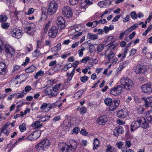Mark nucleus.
I'll return each mask as SVG.
<instances>
[{
    "label": "nucleus",
    "mask_w": 152,
    "mask_h": 152,
    "mask_svg": "<svg viewBox=\"0 0 152 152\" xmlns=\"http://www.w3.org/2000/svg\"><path fill=\"white\" fill-rule=\"evenodd\" d=\"M121 84L124 88L127 90L132 89L134 86L133 81L126 77H124L121 80Z\"/></svg>",
    "instance_id": "nucleus-1"
},
{
    "label": "nucleus",
    "mask_w": 152,
    "mask_h": 152,
    "mask_svg": "<svg viewBox=\"0 0 152 152\" xmlns=\"http://www.w3.org/2000/svg\"><path fill=\"white\" fill-rule=\"evenodd\" d=\"M58 7V4L55 1L50 2L48 6L47 14L50 15L54 14L57 10Z\"/></svg>",
    "instance_id": "nucleus-2"
},
{
    "label": "nucleus",
    "mask_w": 152,
    "mask_h": 152,
    "mask_svg": "<svg viewBox=\"0 0 152 152\" xmlns=\"http://www.w3.org/2000/svg\"><path fill=\"white\" fill-rule=\"evenodd\" d=\"M50 145V143L48 139H45L40 142L39 143L36 145V148L37 150L40 151V150H44L45 148H46Z\"/></svg>",
    "instance_id": "nucleus-3"
},
{
    "label": "nucleus",
    "mask_w": 152,
    "mask_h": 152,
    "mask_svg": "<svg viewBox=\"0 0 152 152\" xmlns=\"http://www.w3.org/2000/svg\"><path fill=\"white\" fill-rule=\"evenodd\" d=\"M147 71L146 67L144 65L141 64L137 65L134 69V72L137 74H144Z\"/></svg>",
    "instance_id": "nucleus-4"
},
{
    "label": "nucleus",
    "mask_w": 152,
    "mask_h": 152,
    "mask_svg": "<svg viewBox=\"0 0 152 152\" xmlns=\"http://www.w3.org/2000/svg\"><path fill=\"white\" fill-rule=\"evenodd\" d=\"M123 91V87L120 85H118L111 89L110 93L111 94L116 96L120 94Z\"/></svg>",
    "instance_id": "nucleus-5"
},
{
    "label": "nucleus",
    "mask_w": 152,
    "mask_h": 152,
    "mask_svg": "<svg viewBox=\"0 0 152 152\" xmlns=\"http://www.w3.org/2000/svg\"><path fill=\"white\" fill-rule=\"evenodd\" d=\"M141 88L143 93L150 94L152 92V85L150 83L142 85Z\"/></svg>",
    "instance_id": "nucleus-6"
},
{
    "label": "nucleus",
    "mask_w": 152,
    "mask_h": 152,
    "mask_svg": "<svg viewBox=\"0 0 152 152\" xmlns=\"http://www.w3.org/2000/svg\"><path fill=\"white\" fill-rule=\"evenodd\" d=\"M41 132L40 130L35 132L31 133L28 136L26 137L25 139L30 141H33L36 140L40 136Z\"/></svg>",
    "instance_id": "nucleus-7"
},
{
    "label": "nucleus",
    "mask_w": 152,
    "mask_h": 152,
    "mask_svg": "<svg viewBox=\"0 0 152 152\" xmlns=\"http://www.w3.org/2000/svg\"><path fill=\"white\" fill-rule=\"evenodd\" d=\"M62 13L64 17L68 18H71L73 14L71 8L68 6L63 8Z\"/></svg>",
    "instance_id": "nucleus-8"
},
{
    "label": "nucleus",
    "mask_w": 152,
    "mask_h": 152,
    "mask_svg": "<svg viewBox=\"0 0 152 152\" xmlns=\"http://www.w3.org/2000/svg\"><path fill=\"white\" fill-rule=\"evenodd\" d=\"M22 31L21 30L17 28L13 29L11 31L12 36L16 38L20 39L22 36Z\"/></svg>",
    "instance_id": "nucleus-9"
},
{
    "label": "nucleus",
    "mask_w": 152,
    "mask_h": 152,
    "mask_svg": "<svg viewBox=\"0 0 152 152\" xmlns=\"http://www.w3.org/2000/svg\"><path fill=\"white\" fill-rule=\"evenodd\" d=\"M120 100L118 99H115L113 101V102L109 107V109L111 111H114L118 107Z\"/></svg>",
    "instance_id": "nucleus-10"
},
{
    "label": "nucleus",
    "mask_w": 152,
    "mask_h": 152,
    "mask_svg": "<svg viewBox=\"0 0 152 152\" xmlns=\"http://www.w3.org/2000/svg\"><path fill=\"white\" fill-rule=\"evenodd\" d=\"M58 32V29L55 26H53L49 30L48 35L51 38H54L56 36Z\"/></svg>",
    "instance_id": "nucleus-11"
},
{
    "label": "nucleus",
    "mask_w": 152,
    "mask_h": 152,
    "mask_svg": "<svg viewBox=\"0 0 152 152\" xmlns=\"http://www.w3.org/2000/svg\"><path fill=\"white\" fill-rule=\"evenodd\" d=\"M142 99L144 101V105L146 107H150L152 108V97H148V98L143 97L142 98Z\"/></svg>",
    "instance_id": "nucleus-12"
},
{
    "label": "nucleus",
    "mask_w": 152,
    "mask_h": 152,
    "mask_svg": "<svg viewBox=\"0 0 152 152\" xmlns=\"http://www.w3.org/2000/svg\"><path fill=\"white\" fill-rule=\"evenodd\" d=\"M4 51L7 54H10L11 56H13L15 53L14 49L10 47L9 45L6 44L4 46Z\"/></svg>",
    "instance_id": "nucleus-13"
},
{
    "label": "nucleus",
    "mask_w": 152,
    "mask_h": 152,
    "mask_svg": "<svg viewBox=\"0 0 152 152\" xmlns=\"http://www.w3.org/2000/svg\"><path fill=\"white\" fill-rule=\"evenodd\" d=\"M33 24L27 23L26 24V27L24 28V30L26 33L30 35H32L34 32L33 28L32 27Z\"/></svg>",
    "instance_id": "nucleus-14"
},
{
    "label": "nucleus",
    "mask_w": 152,
    "mask_h": 152,
    "mask_svg": "<svg viewBox=\"0 0 152 152\" xmlns=\"http://www.w3.org/2000/svg\"><path fill=\"white\" fill-rule=\"evenodd\" d=\"M124 132V129L123 127L121 126L116 127L114 129L113 134L115 137H118L119 134H122Z\"/></svg>",
    "instance_id": "nucleus-15"
},
{
    "label": "nucleus",
    "mask_w": 152,
    "mask_h": 152,
    "mask_svg": "<svg viewBox=\"0 0 152 152\" xmlns=\"http://www.w3.org/2000/svg\"><path fill=\"white\" fill-rule=\"evenodd\" d=\"M127 115L128 112L126 110L124 109L118 111L116 115L117 117L120 118H125Z\"/></svg>",
    "instance_id": "nucleus-16"
},
{
    "label": "nucleus",
    "mask_w": 152,
    "mask_h": 152,
    "mask_svg": "<svg viewBox=\"0 0 152 152\" xmlns=\"http://www.w3.org/2000/svg\"><path fill=\"white\" fill-rule=\"evenodd\" d=\"M108 120L107 116L106 115L101 116L97 119V123L101 125H104Z\"/></svg>",
    "instance_id": "nucleus-17"
},
{
    "label": "nucleus",
    "mask_w": 152,
    "mask_h": 152,
    "mask_svg": "<svg viewBox=\"0 0 152 152\" xmlns=\"http://www.w3.org/2000/svg\"><path fill=\"white\" fill-rule=\"evenodd\" d=\"M59 149L61 152H68L69 145L65 143H60L58 145Z\"/></svg>",
    "instance_id": "nucleus-18"
},
{
    "label": "nucleus",
    "mask_w": 152,
    "mask_h": 152,
    "mask_svg": "<svg viewBox=\"0 0 152 152\" xmlns=\"http://www.w3.org/2000/svg\"><path fill=\"white\" fill-rule=\"evenodd\" d=\"M7 70V66L4 62H0V75L5 74Z\"/></svg>",
    "instance_id": "nucleus-19"
},
{
    "label": "nucleus",
    "mask_w": 152,
    "mask_h": 152,
    "mask_svg": "<svg viewBox=\"0 0 152 152\" xmlns=\"http://www.w3.org/2000/svg\"><path fill=\"white\" fill-rule=\"evenodd\" d=\"M140 126V125L137 120L132 122L131 124V131L133 132L134 130Z\"/></svg>",
    "instance_id": "nucleus-20"
},
{
    "label": "nucleus",
    "mask_w": 152,
    "mask_h": 152,
    "mask_svg": "<svg viewBox=\"0 0 152 152\" xmlns=\"http://www.w3.org/2000/svg\"><path fill=\"white\" fill-rule=\"evenodd\" d=\"M75 72L74 69H73L71 73H69V72H67V73L66 75V76L67 77V78L66 81L67 83H69L71 80L72 77L75 74Z\"/></svg>",
    "instance_id": "nucleus-21"
},
{
    "label": "nucleus",
    "mask_w": 152,
    "mask_h": 152,
    "mask_svg": "<svg viewBox=\"0 0 152 152\" xmlns=\"http://www.w3.org/2000/svg\"><path fill=\"white\" fill-rule=\"evenodd\" d=\"M53 91V86H50L48 87L45 90L46 94L47 95H51L52 94Z\"/></svg>",
    "instance_id": "nucleus-22"
},
{
    "label": "nucleus",
    "mask_w": 152,
    "mask_h": 152,
    "mask_svg": "<svg viewBox=\"0 0 152 152\" xmlns=\"http://www.w3.org/2000/svg\"><path fill=\"white\" fill-rule=\"evenodd\" d=\"M40 121H36L34 123L31 124V126L32 127H35V128L39 129L41 128L42 126V124H40Z\"/></svg>",
    "instance_id": "nucleus-23"
},
{
    "label": "nucleus",
    "mask_w": 152,
    "mask_h": 152,
    "mask_svg": "<svg viewBox=\"0 0 152 152\" xmlns=\"http://www.w3.org/2000/svg\"><path fill=\"white\" fill-rule=\"evenodd\" d=\"M99 141L96 138H95L93 142V149L95 150L99 147Z\"/></svg>",
    "instance_id": "nucleus-24"
},
{
    "label": "nucleus",
    "mask_w": 152,
    "mask_h": 152,
    "mask_svg": "<svg viewBox=\"0 0 152 152\" xmlns=\"http://www.w3.org/2000/svg\"><path fill=\"white\" fill-rule=\"evenodd\" d=\"M140 126L145 129L148 128L149 127V123L148 121L145 119V121L141 124Z\"/></svg>",
    "instance_id": "nucleus-25"
},
{
    "label": "nucleus",
    "mask_w": 152,
    "mask_h": 152,
    "mask_svg": "<svg viewBox=\"0 0 152 152\" xmlns=\"http://www.w3.org/2000/svg\"><path fill=\"white\" fill-rule=\"evenodd\" d=\"M87 37L88 39H92L93 40H95L98 38V36L95 34H93L90 33H88L87 36Z\"/></svg>",
    "instance_id": "nucleus-26"
},
{
    "label": "nucleus",
    "mask_w": 152,
    "mask_h": 152,
    "mask_svg": "<svg viewBox=\"0 0 152 152\" xmlns=\"http://www.w3.org/2000/svg\"><path fill=\"white\" fill-rule=\"evenodd\" d=\"M35 69V66L34 65H32L26 69L25 71L27 73H30L33 72Z\"/></svg>",
    "instance_id": "nucleus-27"
},
{
    "label": "nucleus",
    "mask_w": 152,
    "mask_h": 152,
    "mask_svg": "<svg viewBox=\"0 0 152 152\" xmlns=\"http://www.w3.org/2000/svg\"><path fill=\"white\" fill-rule=\"evenodd\" d=\"M113 101H112V100L111 99L108 97L105 99L104 100V102L105 104L107 105L110 106L112 103Z\"/></svg>",
    "instance_id": "nucleus-28"
},
{
    "label": "nucleus",
    "mask_w": 152,
    "mask_h": 152,
    "mask_svg": "<svg viewBox=\"0 0 152 152\" xmlns=\"http://www.w3.org/2000/svg\"><path fill=\"white\" fill-rule=\"evenodd\" d=\"M32 89V88L30 86H26L25 88V89L23 90L22 91V92L25 95L27 92H28Z\"/></svg>",
    "instance_id": "nucleus-29"
},
{
    "label": "nucleus",
    "mask_w": 152,
    "mask_h": 152,
    "mask_svg": "<svg viewBox=\"0 0 152 152\" xmlns=\"http://www.w3.org/2000/svg\"><path fill=\"white\" fill-rule=\"evenodd\" d=\"M105 152H116V149L110 146H107Z\"/></svg>",
    "instance_id": "nucleus-30"
},
{
    "label": "nucleus",
    "mask_w": 152,
    "mask_h": 152,
    "mask_svg": "<svg viewBox=\"0 0 152 152\" xmlns=\"http://www.w3.org/2000/svg\"><path fill=\"white\" fill-rule=\"evenodd\" d=\"M14 97L15 96L17 98H22L24 96L23 93H17L13 94Z\"/></svg>",
    "instance_id": "nucleus-31"
},
{
    "label": "nucleus",
    "mask_w": 152,
    "mask_h": 152,
    "mask_svg": "<svg viewBox=\"0 0 152 152\" xmlns=\"http://www.w3.org/2000/svg\"><path fill=\"white\" fill-rule=\"evenodd\" d=\"M7 19L8 17L6 15H0V22L1 23L6 22Z\"/></svg>",
    "instance_id": "nucleus-32"
},
{
    "label": "nucleus",
    "mask_w": 152,
    "mask_h": 152,
    "mask_svg": "<svg viewBox=\"0 0 152 152\" xmlns=\"http://www.w3.org/2000/svg\"><path fill=\"white\" fill-rule=\"evenodd\" d=\"M57 25L58 27V29L60 30H61L64 28L65 27V22L64 21L63 22H62L61 23V22L60 23H59Z\"/></svg>",
    "instance_id": "nucleus-33"
},
{
    "label": "nucleus",
    "mask_w": 152,
    "mask_h": 152,
    "mask_svg": "<svg viewBox=\"0 0 152 152\" xmlns=\"http://www.w3.org/2000/svg\"><path fill=\"white\" fill-rule=\"evenodd\" d=\"M115 55V54L112 51L110 52V53L107 56V60L109 61H110L114 57Z\"/></svg>",
    "instance_id": "nucleus-34"
},
{
    "label": "nucleus",
    "mask_w": 152,
    "mask_h": 152,
    "mask_svg": "<svg viewBox=\"0 0 152 152\" xmlns=\"http://www.w3.org/2000/svg\"><path fill=\"white\" fill-rule=\"evenodd\" d=\"M145 118L143 117H138L137 118V121L139 123L140 125L145 121Z\"/></svg>",
    "instance_id": "nucleus-35"
},
{
    "label": "nucleus",
    "mask_w": 152,
    "mask_h": 152,
    "mask_svg": "<svg viewBox=\"0 0 152 152\" xmlns=\"http://www.w3.org/2000/svg\"><path fill=\"white\" fill-rule=\"evenodd\" d=\"M44 73V72L42 70H39L38 72H37L36 75L34 76V78L37 79L38 78V76H42Z\"/></svg>",
    "instance_id": "nucleus-36"
},
{
    "label": "nucleus",
    "mask_w": 152,
    "mask_h": 152,
    "mask_svg": "<svg viewBox=\"0 0 152 152\" xmlns=\"http://www.w3.org/2000/svg\"><path fill=\"white\" fill-rule=\"evenodd\" d=\"M104 48V45L103 44H99L97 47V51L98 52L102 51Z\"/></svg>",
    "instance_id": "nucleus-37"
},
{
    "label": "nucleus",
    "mask_w": 152,
    "mask_h": 152,
    "mask_svg": "<svg viewBox=\"0 0 152 152\" xmlns=\"http://www.w3.org/2000/svg\"><path fill=\"white\" fill-rule=\"evenodd\" d=\"M10 24L8 23H5L1 24V27L4 29H7L9 27Z\"/></svg>",
    "instance_id": "nucleus-38"
},
{
    "label": "nucleus",
    "mask_w": 152,
    "mask_h": 152,
    "mask_svg": "<svg viewBox=\"0 0 152 152\" xmlns=\"http://www.w3.org/2000/svg\"><path fill=\"white\" fill-rule=\"evenodd\" d=\"M19 129L20 131L22 132L26 129V125L25 124L23 123L19 126Z\"/></svg>",
    "instance_id": "nucleus-39"
},
{
    "label": "nucleus",
    "mask_w": 152,
    "mask_h": 152,
    "mask_svg": "<svg viewBox=\"0 0 152 152\" xmlns=\"http://www.w3.org/2000/svg\"><path fill=\"white\" fill-rule=\"evenodd\" d=\"M130 16L134 20L136 19L137 18V15L135 11H133L131 12Z\"/></svg>",
    "instance_id": "nucleus-40"
},
{
    "label": "nucleus",
    "mask_w": 152,
    "mask_h": 152,
    "mask_svg": "<svg viewBox=\"0 0 152 152\" xmlns=\"http://www.w3.org/2000/svg\"><path fill=\"white\" fill-rule=\"evenodd\" d=\"M90 57L88 56H86L83 58V59L80 61V63H87V61L89 60Z\"/></svg>",
    "instance_id": "nucleus-41"
},
{
    "label": "nucleus",
    "mask_w": 152,
    "mask_h": 152,
    "mask_svg": "<svg viewBox=\"0 0 152 152\" xmlns=\"http://www.w3.org/2000/svg\"><path fill=\"white\" fill-rule=\"evenodd\" d=\"M47 10L46 8H45L44 7H42L41 8V10L42 11V16H45L46 14V12H47Z\"/></svg>",
    "instance_id": "nucleus-42"
},
{
    "label": "nucleus",
    "mask_w": 152,
    "mask_h": 152,
    "mask_svg": "<svg viewBox=\"0 0 152 152\" xmlns=\"http://www.w3.org/2000/svg\"><path fill=\"white\" fill-rule=\"evenodd\" d=\"M57 105L55 104V103L52 104L50 103L48 104V108H49V109H48L47 111H48L50 109L55 107Z\"/></svg>",
    "instance_id": "nucleus-43"
},
{
    "label": "nucleus",
    "mask_w": 152,
    "mask_h": 152,
    "mask_svg": "<svg viewBox=\"0 0 152 152\" xmlns=\"http://www.w3.org/2000/svg\"><path fill=\"white\" fill-rule=\"evenodd\" d=\"M88 79V77L86 76H84L81 77L80 78V80L83 83H85L87 81Z\"/></svg>",
    "instance_id": "nucleus-44"
},
{
    "label": "nucleus",
    "mask_w": 152,
    "mask_h": 152,
    "mask_svg": "<svg viewBox=\"0 0 152 152\" xmlns=\"http://www.w3.org/2000/svg\"><path fill=\"white\" fill-rule=\"evenodd\" d=\"M64 21H65L64 18L63 17L60 16L58 18L57 20V24H58L59 23H61L62 22H63Z\"/></svg>",
    "instance_id": "nucleus-45"
},
{
    "label": "nucleus",
    "mask_w": 152,
    "mask_h": 152,
    "mask_svg": "<svg viewBox=\"0 0 152 152\" xmlns=\"http://www.w3.org/2000/svg\"><path fill=\"white\" fill-rule=\"evenodd\" d=\"M128 50V49L127 48H125L124 50V55L121 58V60L123 61L124 58L126 56V54Z\"/></svg>",
    "instance_id": "nucleus-46"
},
{
    "label": "nucleus",
    "mask_w": 152,
    "mask_h": 152,
    "mask_svg": "<svg viewBox=\"0 0 152 152\" xmlns=\"http://www.w3.org/2000/svg\"><path fill=\"white\" fill-rule=\"evenodd\" d=\"M48 104H46V103H44L40 107V109H42L43 112H46V111L45 110V109L46 108H48Z\"/></svg>",
    "instance_id": "nucleus-47"
},
{
    "label": "nucleus",
    "mask_w": 152,
    "mask_h": 152,
    "mask_svg": "<svg viewBox=\"0 0 152 152\" xmlns=\"http://www.w3.org/2000/svg\"><path fill=\"white\" fill-rule=\"evenodd\" d=\"M80 131V128L78 127H76L74 128L72 130V134L75 133L76 134H77Z\"/></svg>",
    "instance_id": "nucleus-48"
},
{
    "label": "nucleus",
    "mask_w": 152,
    "mask_h": 152,
    "mask_svg": "<svg viewBox=\"0 0 152 152\" xmlns=\"http://www.w3.org/2000/svg\"><path fill=\"white\" fill-rule=\"evenodd\" d=\"M34 11V10L33 8H30L28 9V11L26 12V14L27 15H29L32 14Z\"/></svg>",
    "instance_id": "nucleus-49"
},
{
    "label": "nucleus",
    "mask_w": 152,
    "mask_h": 152,
    "mask_svg": "<svg viewBox=\"0 0 152 152\" xmlns=\"http://www.w3.org/2000/svg\"><path fill=\"white\" fill-rule=\"evenodd\" d=\"M80 111L81 114H84L86 112V109L85 107H83L80 109Z\"/></svg>",
    "instance_id": "nucleus-50"
},
{
    "label": "nucleus",
    "mask_w": 152,
    "mask_h": 152,
    "mask_svg": "<svg viewBox=\"0 0 152 152\" xmlns=\"http://www.w3.org/2000/svg\"><path fill=\"white\" fill-rule=\"evenodd\" d=\"M95 49L94 45L91 44L89 45V49L90 53H92Z\"/></svg>",
    "instance_id": "nucleus-51"
},
{
    "label": "nucleus",
    "mask_w": 152,
    "mask_h": 152,
    "mask_svg": "<svg viewBox=\"0 0 152 152\" xmlns=\"http://www.w3.org/2000/svg\"><path fill=\"white\" fill-rule=\"evenodd\" d=\"M72 142H71V143L70 144V145L73 147H74V148H75L77 147V142H75L74 140H72Z\"/></svg>",
    "instance_id": "nucleus-52"
},
{
    "label": "nucleus",
    "mask_w": 152,
    "mask_h": 152,
    "mask_svg": "<svg viewBox=\"0 0 152 152\" xmlns=\"http://www.w3.org/2000/svg\"><path fill=\"white\" fill-rule=\"evenodd\" d=\"M68 152H75V148L74 147H72L70 145H69V148H68Z\"/></svg>",
    "instance_id": "nucleus-53"
},
{
    "label": "nucleus",
    "mask_w": 152,
    "mask_h": 152,
    "mask_svg": "<svg viewBox=\"0 0 152 152\" xmlns=\"http://www.w3.org/2000/svg\"><path fill=\"white\" fill-rule=\"evenodd\" d=\"M124 143L122 142H117L116 143V145L118 148L119 149L121 148L122 146L124 145Z\"/></svg>",
    "instance_id": "nucleus-54"
},
{
    "label": "nucleus",
    "mask_w": 152,
    "mask_h": 152,
    "mask_svg": "<svg viewBox=\"0 0 152 152\" xmlns=\"http://www.w3.org/2000/svg\"><path fill=\"white\" fill-rule=\"evenodd\" d=\"M4 45V42L2 40L0 39V53L3 49V46Z\"/></svg>",
    "instance_id": "nucleus-55"
},
{
    "label": "nucleus",
    "mask_w": 152,
    "mask_h": 152,
    "mask_svg": "<svg viewBox=\"0 0 152 152\" xmlns=\"http://www.w3.org/2000/svg\"><path fill=\"white\" fill-rule=\"evenodd\" d=\"M79 63V62L78 61H75L72 64L73 67L74 68L73 69H74V71H75V68L77 67Z\"/></svg>",
    "instance_id": "nucleus-56"
},
{
    "label": "nucleus",
    "mask_w": 152,
    "mask_h": 152,
    "mask_svg": "<svg viewBox=\"0 0 152 152\" xmlns=\"http://www.w3.org/2000/svg\"><path fill=\"white\" fill-rule=\"evenodd\" d=\"M137 26H138L137 25L134 24V25L130 27L128 29V30H129V31L131 32L135 28H137Z\"/></svg>",
    "instance_id": "nucleus-57"
},
{
    "label": "nucleus",
    "mask_w": 152,
    "mask_h": 152,
    "mask_svg": "<svg viewBox=\"0 0 152 152\" xmlns=\"http://www.w3.org/2000/svg\"><path fill=\"white\" fill-rule=\"evenodd\" d=\"M83 93H81L80 92L78 93V91L74 95L75 97L76 98V99H78L79 98L80 96L82 95Z\"/></svg>",
    "instance_id": "nucleus-58"
},
{
    "label": "nucleus",
    "mask_w": 152,
    "mask_h": 152,
    "mask_svg": "<svg viewBox=\"0 0 152 152\" xmlns=\"http://www.w3.org/2000/svg\"><path fill=\"white\" fill-rule=\"evenodd\" d=\"M69 1L71 4L75 5L78 2L79 0H69Z\"/></svg>",
    "instance_id": "nucleus-59"
},
{
    "label": "nucleus",
    "mask_w": 152,
    "mask_h": 152,
    "mask_svg": "<svg viewBox=\"0 0 152 152\" xmlns=\"http://www.w3.org/2000/svg\"><path fill=\"white\" fill-rule=\"evenodd\" d=\"M137 52V50L136 49L132 48L130 52V56H132L134 55Z\"/></svg>",
    "instance_id": "nucleus-60"
},
{
    "label": "nucleus",
    "mask_w": 152,
    "mask_h": 152,
    "mask_svg": "<svg viewBox=\"0 0 152 152\" xmlns=\"http://www.w3.org/2000/svg\"><path fill=\"white\" fill-rule=\"evenodd\" d=\"M80 133L86 136L88 134V132L85 129H82L80 131Z\"/></svg>",
    "instance_id": "nucleus-61"
},
{
    "label": "nucleus",
    "mask_w": 152,
    "mask_h": 152,
    "mask_svg": "<svg viewBox=\"0 0 152 152\" xmlns=\"http://www.w3.org/2000/svg\"><path fill=\"white\" fill-rule=\"evenodd\" d=\"M92 23V27L94 28L96 27L99 23L98 21L97 20H95Z\"/></svg>",
    "instance_id": "nucleus-62"
},
{
    "label": "nucleus",
    "mask_w": 152,
    "mask_h": 152,
    "mask_svg": "<svg viewBox=\"0 0 152 152\" xmlns=\"http://www.w3.org/2000/svg\"><path fill=\"white\" fill-rule=\"evenodd\" d=\"M98 21L99 23H101L102 24L105 23L107 22L106 19L103 18L100 19Z\"/></svg>",
    "instance_id": "nucleus-63"
},
{
    "label": "nucleus",
    "mask_w": 152,
    "mask_h": 152,
    "mask_svg": "<svg viewBox=\"0 0 152 152\" xmlns=\"http://www.w3.org/2000/svg\"><path fill=\"white\" fill-rule=\"evenodd\" d=\"M146 117L152 116V110L148 111L146 113Z\"/></svg>",
    "instance_id": "nucleus-64"
}]
</instances>
